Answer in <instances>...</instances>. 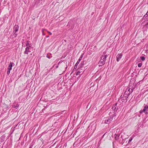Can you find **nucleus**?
<instances>
[{
	"label": "nucleus",
	"instance_id": "nucleus-1",
	"mask_svg": "<svg viewBox=\"0 0 148 148\" xmlns=\"http://www.w3.org/2000/svg\"><path fill=\"white\" fill-rule=\"evenodd\" d=\"M117 104V103H116L113 105L112 108V111H111L109 114L110 116L111 117L105 118L104 123L108 124L110 123L112 120L113 117L116 116L118 109V108H116Z\"/></svg>",
	"mask_w": 148,
	"mask_h": 148
},
{
	"label": "nucleus",
	"instance_id": "nucleus-2",
	"mask_svg": "<svg viewBox=\"0 0 148 148\" xmlns=\"http://www.w3.org/2000/svg\"><path fill=\"white\" fill-rule=\"evenodd\" d=\"M33 47L32 45H29L27 47L25 48V51L24 52V54H28L29 52H30L31 51L33 50Z\"/></svg>",
	"mask_w": 148,
	"mask_h": 148
},
{
	"label": "nucleus",
	"instance_id": "nucleus-3",
	"mask_svg": "<svg viewBox=\"0 0 148 148\" xmlns=\"http://www.w3.org/2000/svg\"><path fill=\"white\" fill-rule=\"evenodd\" d=\"M19 26L18 25H15L13 27V32L15 35V37H16L17 35L16 32L18 31Z\"/></svg>",
	"mask_w": 148,
	"mask_h": 148
},
{
	"label": "nucleus",
	"instance_id": "nucleus-4",
	"mask_svg": "<svg viewBox=\"0 0 148 148\" xmlns=\"http://www.w3.org/2000/svg\"><path fill=\"white\" fill-rule=\"evenodd\" d=\"M96 128L95 125L94 124H93L91 125H90L88 127V128L89 129V130H91V132H92V133H93L95 130Z\"/></svg>",
	"mask_w": 148,
	"mask_h": 148
},
{
	"label": "nucleus",
	"instance_id": "nucleus-5",
	"mask_svg": "<svg viewBox=\"0 0 148 148\" xmlns=\"http://www.w3.org/2000/svg\"><path fill=\"white\" fill-rule=\"evenodd\" d=\"M107 57L108 55L107 54L106 55V53L103 52V55H102L101 57V59H102L103 60H104V61H106V58Z\"/></svg>",
	"mask_w": 148,
	"mask_h": 148
},
{
	"label": "nucleus",
	"instance_id": "nucleus-6",
	"mask_svg": "<svg viewBox=\"0 0 148 148\" xmlns=\"http://www.w3.org/2000/svg\"><path fill=\"white\" fill-rule=\"evenodd\" d=\"M123 54L122 53H119L116 56V60L117 62H119L122 57Z\"/></svg>",
	"mask_w": 148,
	"mask_h": 148
},
{
	"label": "nucleus",
	"instance_id": "nucleus-7",
	"mask_svg": "<svg viewBox=\"0 0 148 148\" xmlns=\"http://www.w3.org/2000/svg\"><path fill=\"white\" fill-rule=\"evenodd\" d=\"M148 110V106L146 105L145 106L143 110H140V113H142L143 112H145L146 111H147Z\"/></svg>",
	"mask_w": 148,
	"mask_h": 148
},
{
	"label": "nucleus",
	"instance_id": "nucleus-8",
	"mask_svg": "<svg viewBox=\"0 0 148 148\" xmlns=\"http://www.w3.org/2000/svg\"><path fill=\"white\" fill-rule=\"evenodd\" d=\"M105 61H104V60H103L102 59H101V60L99 62V66H101L104 65L105 64Z\"/></svg>",
	"mask_w": 148,
	"mask_h": 148
},
{
	"label": "nucleus",
	"instance_id": "nucleus-9",
	"mask_svg": "<svg viewBox=\"0 0 148 148\" xmlns=\"http://www.w3.org/2000/svg\"><path fill=\"white\" fill-rule=\"evenodd\" d=\"M13 64V63L12 62H10V64H9L8 67V69L11 70L12 69V65Z\"/></svg>",
	"mask_w": 148,
	"mask_h": 148
},
{
	"label": "nucleus",
	"instance_id": "nucleus-10",
	"mask_svg": "<svg viewBox=\"0 0 148 148\" xmlns=\"http://www.w3.org/2000/svg\"><path fill=\"white\" fill-rule=\"evenodd\" d=\"M128 90H130L129 93L131 94L133 92L134 88L131 86H130L129 87Z\"/></svg>",
	"mask_w": 148,
	"mask_h": 148
},
{
	"label": "nucleus",
	"instance_id": "nucleus-11",
	"mask_svg": "<svg viewBox=\"0 0 148 148\" xmlns=\"http://www.w3.org/2000/svg\"><path fill=\"white\" fill-rule=\"evenodd\" d=\"M130 93H129V92H128L126 90L124 93V96H125V95H130Z\"/></svg>",
	"mask_w": 148,
	"mask_h": 148
},
{
	"label": "nucleus",
	"instance_id": "nucleus-12",
	"mask_svg": "<svg viewBox=\"0 0 148 148\" xmlns=\"http://www.w3.org/2000/svg\"><path fill=\"white\" fill-rule=\"evenodd\" d=\"M119 135L118 134H115L114 135V138L116 140H117L119 139Z\"/></svg>",
	"mask_w": 148,
	"mask_h": 148
},
{
	"label": "nucleus",
	"instance_id": "nucleus-13",
	"mask_svg": "<svg viewBox=\"0 0 148 148\" xmlns=\"http://www.w3.org/2000/svg\"><path fill=\"white\" fill-rule=\"evenodd\" d=\"M83 54H82L77 61L79 62L82 59V57H83Z\"/></svg>",
	"mask_w": 148,
	"mask_h": 148
},
{
	"label": "nucleus",
	"instance_id": "nucleus-14",
	"mask_svg": "<svg viewBox=\"0 0 148 148\" xmlns=\"http://www.w3.org/2000/svg\"><path fill=\"white\" fill-rule=\"evenodd\" d=\"M79 62L78 61L77 62H76V63L75 64V66H74V69H76V68L77 67V66L78 65V64H79Z\"/></svg>",
	"mask_w": 148,
	"mask_h": 148
},
{
	"label": "nucleus",
	"instance_id": "nucleus-15",
	"mask_svg": "<svg viewBox=\"0 0 148 148\" xmlns=\"http://www.w3.org/2000/svg\"><path fill=\"white\" fill-rule=\"evenodd\" d=\"M19 105H18V104H17L16 105V106H15L14 105H13V108H15L17 109V108L19 107Z\"/></svg>",
	"mask_w": 148,
	"mask_h": 148
},
{
	"label": "nucleus",
	"instance_id": "nucleus-16",
	"mask_svg": "<svg viewBox=\"0 0 148 148\" xmlns=\"http://www.w3.org/2000/svg\"><path fill=\"white\" fill-rule=\"evenodd\" d=\"M29 41H27V43L26 44V46H27V47L28 46H29V45H31V44H29Z\"/></svg>",
	"mask_w": 148,
	"mask_h": 148
},
{
	"label": "nucleus",
	"instance_id": "nucleus-17",
	"mask_svg": "<svg viewBox=\"0 0 148 148\" xmlns=\"http://www.w3.org/2000/svg\"><path fill=\"white\" fill-rule=\"evenodd\" d=\"M140 59H141L142 60V61H144L145 60V57H143V56H142V57H140Z\"/></svg>",
	"mask_w": 148,
	"mask_h": 148
},
{
	"label": "nucleus",
	"instance_id": "nucleus-18",
	"mask_svg": "<svg viewBox=\"0 0 148 148\" xmlns=\"http://www.w3.org/2000/svg\"><path fill=\"white\" fill-rule=\"evenodd\" d=\"M142 65V64L141 63H139L138 64V66L139 67H140Z\"/></svg>",
	"mask_w": 148,
	"mask_h": 148
},
{
	"label": "nucleus",
	"instance_id": "nucleus-19",
	"mask_svg": "<svg viewBox=\"0 0 148 148\" xmlns=\"http://www.w3.org/2000/svg\"><path fill=\"white\" fill-rule=\"evenodd\" d=\"M10 70L8 69V71L7 72V74L8 75L10 73Z\"/></svg>",
	"mask_w": 148,
	"mask_h": 148
},
{
	"label": "nucleus",
	"instance_id": "nucleus-20",
	"mask_svg": "<svg viewBox=\"0 0 148 148\" xmlns=\"http://www.w3.org/2000/svg\"><path fill=\"white\" fill-rule=\"evenodd\" d=\"M82 71H81V72L80 71H78V72H77V73H76V75H79L80 74V72H81Z\"/></svg>",
	"mask_w": 148,
	"mask_h": 148
},
{
	"label": "nucleus",
	"instance_id": "nucleus-21",
	"mask_svg": "<svg viewBox=\"0 0 148 148\" xmlns=\"http://www.w3.org/2000/svg\"><path fill=\"white\" fill-rule=\"evenodd\" d=\"M47 58H48L50 59V58H51L52 57V56H51V57L49 56L48 55H47Z\"/></svg>",
	"mask_w": 148,
	"mask_h": 148
},
{
	"label": "nucleus",
	"instance_id": "nucleus-22",
	"mask_svg": "<svg viewBox=\"0 0 148 148\" xmlns=\"http://www.w3.org/2000/svg\"><path fill=\"white\" fill-rule=\"evenodd\" d=\"M45 0H39V1H41V3H42Z\"/></svg>",
	"mask_w": 148,
	"mask_h": 148
},
{
	"label": "nucleus",
	"instance_id": "nucleus-23",
	"mask_svg": "<svg viewBox=\"0 0 148 148\" xmlns=\"http://www.w3.org/2000/svg\"><path fill=\"white\" fill-rule=\"evenodd\" d=\"M128 89H129V88H127L126 90L128 92H130V90H128Z\"/></svg>",
	"mask_w": 148,
	"mask_h": 148
},
{
	"label": "nucleus",
	"instance_id": "nucleus-24",
	"mask_svg": "<svg viewBox=\"0 0 148 148\" xmlns=\"http://www.w3.org/2000/svg\"><path fill=\"white\" fill-rule=\"evenodd\" d=\"M124 96L126 98H128V96H129V95H125V96Z\"/></svg>",
	"mask_w": 148,
	"mask_h": 148
},
{
	"label": "nucleus",
	"instance_id": "nucleus-25",
	"mask_svg": "<svg viewBox=\"0 0 148 148\" xmlns=\"http://www.w3.org/2000/svg\"><path fill=\"white\" fill-rule=\"evenodd\" d=\"M48 32L50 35H51L52 34V33L51 32H49L48 31Z\"/></svg>",
	"mask_w": 148,
	"mask_h": 148
},
{
	"label": "nucleus",
	"instance_id": "nucleus-26",
	"mask_svg": "<svg viewBox=\"0 0 148 148\" xmlns=\"http://www.w3.org/2000/svg\"><path fill=\"white\" fill-rule=\"evenodd\" d=\"M132 139H130L129 140V142H131L132 141Z\"/></svg>",
	"mask_w": 148,
	"mask_h": 148
},
{
	"label": "nucleus",
	"instance_id": "nucleus-27",
	"mask_svg": "<svg viewBox=\"0 0 148 148\" xmlns=\"http://www.w3.org/2000/svg\"><path fill=\"white\" fill-rule=\"evenodd\" d=\"M29 148H32V146H30Z\"/></svg>",
	"mask_w": 148,
	"mask_h": 148
},
{
	"label": "nucleus",
	"instance_id": "nucleus-28",
	"mask_svg": "<svg viewBox=\"0 0 148 148\" xmlns=\"http://www.w3.org/2000/svg\"><path fill=\"white\" fill-rule=\"evenodd\" d=\"M81 65H82V66L83 65V64L82 63H81Z\"/></svg>",
	"mask_w": 148,
	"mask_h": 148
},
{
	"label": "nucleus",
	"instance_id": "nucleus-29",
	"mask_svg": "<svg viewBox=\"0 0 148 148\" xmlns=\"http://www.w3.org/2000/svg\"><path fill=\"white\" fill-rule=\"evenodd\" d=\"M49 37V36H47V38H48V37Z\"/></svg>",
	"mask_w": 148,
	"mask_h": 148
},
{
	"label": "nucleus",
	"instance_id": "nucleus-30",
	"mask_svg": "<svg viewBox=\"0 0 148 148\" xmlns=\"http://www.w3.org/2000/svg\"><path fill=\"white\" fill-rule=\"evenodd\" d=\"M57 67H58V66H57V67H56V68H57Z\"/></svg>",
	"mask_w": 148,
	"mask_h": 148
}]
</instances>
